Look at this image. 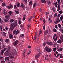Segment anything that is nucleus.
Listing matches in <instances>:
<instances>
[{
  "label": "nucleus",
  "instance_id": "nucleus-30",
  "mask_svg": "<svg viewBox=\"0 0 63 63\" xmlns=\"http://www.w3.org/2000/svg\"><path fill=\"white\" fill-rule=\"evenodd\" d=\"M8 13L10 15H13V12L11 11L8 12Z\"/></svg>",
  "mask_w": 63,
  "mask_h": 63
},
{
  "label": "nucleus",
  "instance_id": "nucleus-48",
  "mask_svg": "<svg viewBox=\"0 0 63 63\" xmlns=\"http://www.w3.org/2000/svg\"><path fill=\"white\" fill-rule=\"evenodd\" d=\"M2 26L0 25V30L1 31H3V30H2Z\"/></svg>",
  "mask_w": 63,
  "mask_h": 63
},
{
  "label": "nucleus",
  "instance_id": "nucleus-34",
  "mask_svg": "<svg viewBox=\"0 0 63 63\" xmlns=\"http://www.w3.org/2000/svg\"><path fill=\"white\" fill-rule=\"evenodd\" d=\"M63 18V15H62L60 18L61 21H62Z\"/></svg>",
  "mask_w": 63,
  "mask_h": 63
},
{
  "label": "nucleus",
  "instance_id": "nucleus-37",
  "mask_svg": "<svg viewBox=\"0 0 63 63\" xmlns=\"http://www.w3.org/2000/svg\"><path fill=\"white\" fill-rule=\"evenodd\" d=\"M47 1L48 4H50V1H49V0H46Z\"/></svg>",
  "mask_w": 63,
  "mask_h": 63
},
{
  "label": "nucleus",
  "instance_id": "nucleus-50",
  "mask_svg": "<svg viewBox=\"0 0 63 63\" xmlns=\"http://www.w3.org/2000/svg\"><path fill=\"white\" fill-rule=\"evenodd\" d=\"M37 5V4H36V3L35 2L34 3L33 7H36V6Z\"/></svg>",
  "mask_w": 63,
  "mask_h": 63
},
{
  "label": "nucleus",
  "instance_id": "nucleus-60",
  "mask_svg": "<svg viewBox=\"0 0 63 63\" xmlns=\"http://www.w3.org/2000/svg\"><path fill=\"white\" fill-rule=\"evenodd\" d=\"M3 57L1 56L0 57V60H2V59H3Z\"/></svg>",
  "mask_w": 63,
  "mask_h": 63
},
{
  "label": "nucleus",
  "instance_id": "nucleus-12",
  "mask_svg": "<svg viewBox=\"0 0 63 63\" xmlns=\"http://www.w3.org/2000/svg\"><path fill=\"white\" fill-rule=\"evenodd\" d=\"M5 42L6 43H9L10 41H9V39H6L4 40Z\"/></svg>",
  "mask_w": 63,
  "mask_h": 63
},
{
  "label": "nucleus",
  "instance_id": "nucleus-61",
  "mask_svg": "<svg viewBox=\"0 0 63 63\" xmlns=\"http://www.w3.org/2000/svg\"><path fill=\"white\" fill-rule=\"evenodd\" d=\"M26 18H25V17H23V20H25V19Z\"/></svg>",
  "mask_w": 63,
  "mask_h": 63
},
{
  "label": "nucleus",
  "instance_id": "nucleus-47",
  "mask_svg": "<svg viewBox=\"0 0 63 63\" xmlns=\"http://www.w3.org/2000/svg\"><path fill=\"white\" fill-rule=\"evenodd\" d=\"M16 5L18 7L19 6H20V3L19 2L18 3L16 4Z\"/></svg>",
  "mask_w": 63,
  "mask_h": 63
},
{
  "label": "nucleus",
  "instance_id": "nucleus-2",
  "mask_svg": "<svg viewBox=\"0 0 63 63\" xmlns=\"http://www.w3.org/2000/svg\"><path fill=\"white\" fill-rule=\"evenodd\" d=\"M58 34L55 33L54 34L53 37V39L54 41H56L57 40V37Z\"/></svg>",
  "mask_w": 63,
  "mask_h": 63
},
{
  "label": "nucleus",
  "instance_id": "nucleus-1",
  "mask_svg": "<svg viewBox=\"0 0 63 63\" xmlns=\"http://www.w3.org/2000/svg\"><path fill=\"white\" fill-rule=\"evenodd\" d=\"M17 20H16L14 21V22L10 25V26L11 31H12L14 28L17 26Z\"/></svg>",
  "mask_w": 63,
  "mask_h": 63
},
{
  "label": "nucleus",
  "instance_id": "nucleus-26",
  "mask_svg": "<svg viewBox=\"0 0 63 63\" xmlns=\"http://www.w3.org/2000/svg\"><path fill=\"white\" fill-rule=\"evenodd\" d=\"M35 49L36 50H37V51H39V52H40V49H39V48L38 47H36V48H35Z\"/></svg>",
  "mask_w": 63,
  "mask_h": 63
},
{
  "label": "nucleus",
  "instance_id": "nucleus-23",
  "mask_svg": "<svg viewBox=\"0 0 63 63\" xmlns=\"http://www.w3.org/2000/svg\"><path fill=\"white\" fill-rule=\"evenodd\" d=\"M12 53V55H13L14 56L15 55H16V54H17V52H13Z\"/></svg>",
  "mask_w": 63,
  "mask_h": 63
},
{
  "label": "nucleus",
  "instance_id": "nucleus-3",
  "mask_svg": "<svg viewBox=\"0 0 63 63\" xmlns=\"http://www.w3.org/2000/svg\"><path fill=\"white\" fill-rule=\"evenodd\" d=\"M10 16H11L10 15H6L5 16V19H8V20H9L10 19Z\"/></svg>",
  "mask_w": 63,
  "mask_h": 63
},
{
  "label": "nucleus",
  "instance_id": "nucleus-16",
  "mask_svg": "<svg viewBox=\"0 0 63 63\" xmlns=\"http://www.w3.org/2000/svg\"><path fill=\"white\" fill-rule=\"evenodd\" d=\"M31 24H28L27 27H28V30H29V29L30 28V27H31Z\"/></svg>",
  "mask_w": 63,
  "mask_h": 63
},
{
  "label": "nucleus",
  "instance_id": "nucleus-35",
  "mask_svg": "<svg viewBox=\"0 0 63 63\" xmlns=\"http://www.w3.org/2000/svg\"><path fill=\"white\" fill-rule=\"evenodd\" d=\"M19 33V31L18 30H17L16 31V35H17V34H18V33Z\"/></svg>",
  "mask_w": 63,
  "mask_h": 63
},
{
  "label": "nucleus",
  "instance_id": "nucleus-49",
  "mask_svg": "<svg viewBox=\"0 0 63 63\" xmlns=\"http://www.w3.org/2000/svg\"><path fill=\"white\" fill-rule=\"evenodd\" d=\"M18 22L19 24H21V21L20 20H18Z\"/></svg>",
  "mask_w": 63,
  "mask_h": 63
},
{
  "label": "nucleus",
  "instance_id": "nucleus-38",
  "mask_svg": "<svg viewBox=\"0 0 63 63\" xmlns=\"http://www.w3.org/2000/svg\"><path fill=\"white\" fill-rule=\"evenodd\" d=\"M57 42L59 44H61V40L60 39L58 40L57 41Z\"/></svg>",
  "mask_w": 63,
  "mask_h": 63
},
{
  "label": "nucleus",
  "instance_id": "nucleus-57",
  "mask_svg": "<svg viewBox=\"0 0 63 63\" xmlns=\"http://www.w3.org/2000/svg\"><path fill=\"white\" fill-rule=\"evenodd\" d=\"M57 16V13H56L54 15V17Z\"/></svg>",
  "mask_w": 63,
  "mask_h": 63
},
{
  "label": "nucleus",
  "instance_id": "nucleus-40",
  "mask_svg": "<svg viewBox=\"0 0 63 63\" xmlns=\"http://www.w3.org/2000/svg\"><path fill=\"white\" fill-rule=\"evenodd\" d=\"M57 1H58V4L59 5H60L61 2H60V0H56Z\"/></svg>",
  "mask_w": 63,
  "mask_h": 63
},
{
  "label": "nucleus",
  "instance_id": "nucleus-59",
  "mask_svg": "<svg viewBox=\"0 0 63 63\" xmlns=\"http://www.w3.org/2000/svg\"><path fill=\"white\" fill-rule=\"evenodd\" d=\"M55 28H56L57 29H58V27H57V25H55Z\"/></svg>",
  "mask_w": 63,
  "mask_h": 63
},
{
  "label": "nucleus",
  "instance_id": "nucleus-19",
  "mask_svg": "<svg viewBox=\"0 0 63 63\" xmlns=\"http://www.w3.org/2000/svg\"><path fill=\"white\" fill-rule=\"evenodd\" d=\"M48 22H50V23L52 22V20L51 19V18H49Z\"/></svg>",
  "mask_w": 63,
  "mask_h": 63
},
{
  "label": "nucleus",
  "instance_id": "nucleus-41",
  "mask_svg": "<svg viewBox=\"0 0 63 63\" xmlns=\"http://www.w3.org/2000/svg\"><path fill=\"white\" fill-rule=\"evenodd\" d=\"M3 20H2V19H1V18H0V23L1 24H2L3 23Z\"/></svg>",
  "mask_w": 63,
  "mask_h": 63
},
{
  "label": "nucleus",
  "instance_id": "nucleus-54",
  "mask_svg": "<svg viewBox=\"0 0 63 63\" xmlns=\"http://www.w3.org/2000/svg\"><path fill=\"white\" fill-rule=\"evenodd\" d=\"M16 30H15L13 31V35H15V34H16Z\"/></svg>",
  "mask_w": 63,
  "mask_h": 63
},
{
  "label": "nucleus",
  "instance_id": "nucleus-64",
  "mask_svg": "<svg viewBox=\"0 0 63 63\" xmlns=\"http://www.w3.org/2000/svg\"><path fill=\"white\" fill-rule=\"evenodd\" d=\"M1 63H5V61H1Z\"/></svg>",
  "mask_w": 63,
  "mask_h": 63
},
{
  "label": "nucleus",
  "instance_id": "nucleus-24",
  "mask_svg": "<svg viewBox=\"0 0 63 63\" xmlns=\"http://www.w3.org/2000/svg\"><path fill=\"white\" fill-rule=\"evenodd\" d=\"M42 30H40L39 31V36H38V38L40 37V36L39 35H41V34H42Z\"/></svg>",
  "mask_w": 63,
  "mask_h": 63
},
{
  "label": "nucleus",
  "instance_id": "nucleus-7",
  "mask_svg": "<svg viewBox=\"0 0 63 63\" xmlns=\"http://www.w3.org/2000/svg\"><path fill=\"white\" fill-rule=\"evenodd\" d=\"M59 22H60V19H59V18H57L56 21L55 22V23L57 24V23H59Z\"/></svg>",
  "mask_w": 63,
  "mask_h": 63
},
{
  "label": "nucleus",
  "instance_id": "nucleus-25",
  "mask_svg": "<svg viewBox=\"0 0 63 63\" xmlns=\"http://www.w3.org/2000/svg\"><path fill=\"white\" fill-rule=\"evenodd\" d=\"M39 57V54L36 55L35 57V59H37V58H38Z\"/></svg>",
  "mask_w": 63,
  "mask_h": 63
},
{
  "label": "nucleus",
  "instance_id": "nucleus-45",
  "mask_svg": "<svg viewBox=\"0 0 63 63\" xmlns=\"http://www.w3.org/2000/svg\"><path fill=\"white\" fill-rule=\"evenodd\" d=\"M29 5H30V6L32 5V1H30V2L29 3Z\"/></svg>",
  "mask_w": 63,
  "mask_h": 63
},
{
  "label": "nucleus",
  "instance_id": "nucleus-55",
  "mask_svg": "<svg viewBox=\"0 0 63 63\" xmlns=\"http://www.w3.org/2000/svg\"><path fill=\"white\" fill-rule=\"evenodd\" d=\"M59 13L60 14H62L63 13V11H60L59 12Z\"/></svg>",
  "mask_w": 63,
  "mask_h": 63
},
{
  "label": "nucleus",
  "instance_id": "nucleus-17",
  "mask_svg": "<svg viewBox=\"0 0 63 63\" xmlns=\"http://www.w3.org/2000/svg\"><path fill=\"white\" fill-rule=\"evenodd\" d=\"M17 44H18V41L16 40L15 41L14 43V45H17Z\"/></svg>",
  "mask_w": 63,
  "mask_h": 63
},
{
  "label": "nucleus",
  "instance_id": "nucleus-22",
  "mask_svg": "<svg viewBox=\"0 0 63 63\" xmlns=\"http://www.w3.org/2000/svg\"><path fill=\"white\" fill-rule=\"evenodd\" d=\"M57 51H62V48H60L58 49Z\"/></svg>",
  "mask_w": 63,
  "mask_h": 63
},
{
  "label": "nucleus",
  "instance_id": "nucleus-18",
  "mask_svg": "<svg viewBox=\"0 0 63 63\" xmlns=\"http://www.w3.org/2000/svg\"><path fill=\"white\" fill-rule=\"evenodd\" d=\"M13 7L12 5H10L7 6V8L9 9H10L11 8H12Z\"/></svg>",
  "mask_w": 63,
  "mask_h": 63
},
{
  "label": "nucleus",
  "instance_id": "nucleus-36",
  "mask_svg": "<svg viewBox=\"0 0 63 63\" xmlns=\"http://www.w3.org/2000/svg\"><path fill=\"white\" fill-rule=\"evenodd\" d=\"M2 35H3V36H4V37H6V33H5V32H3V33H2Z\"/></svg>",
  "mask_w": 63,
  "mask_h": 63
},
{
  "label": "nucleus",
  "instance_id": "nucleus-29",
  "mask_svg": "<svg viewBox=\"0 0 63 63\" xmlns=\"http://www.w3.org/2000/svg\"><path fill=\"white\" fill-rule=\"evenodd\" d=\"M52 50L51 48H49V49H48V52H51Z\"/></svg>",
  "mask_w": 63,
  "mask_h": 63
},
{
  "label": "nucleus",
  "instance_id": "nucleus-9",
  "mask_svg": "<svg viewBox=\"0 0 63 63\" xmlns=\"http://www.w3.org/2000/svg\"><path fill=\"white\" fill-rule=\"evenodd\" d=\"M47 44L48 45H52L53 44H54V42H48L47 43Z\"/></svg>",
  "mask_w": 63,
  "mask_h": 63
},
{
  "label": "nucleus",
  "instance_id": "nucleus-14",
  "mask_svg": "<svg viewBox=\"0 0 63 63\" xmlns=\"http://www.w3.org/2000/svg\"><path fill=\"white\" fill-rule=\"evenodd\" d=\"M60 6L59 5H58L57 6V10L58 12L59 11V10H60Z\"/></svg>",
  "mask_w": 63,
  "mask_h": 63
},
{
  "label": "nucleus",
  "instance_id": "nucleus-11",
  "mask_svg": "<svg viewBox=\"0 0 63 63\" xmlns=\"http://www.w3.org/2000/svg\"><path fill=\"white\" fill-rule=\"evenodd\" d=\"M49 48L48 47L46 46L45 47L44 49L45 50H46L47 52H48V50Z\"/></svg>",
  "mask_w": 63,
  "mask_h": 63
},
{
  "label": "nucleus",
  "instance_id": "nucleus-4",
  "mask_svg": "<svg viewBox=\"0 0 63 63\" xmlns=\"http://www.w3.org/2000/svg\"><path fill=\"white\" fill-rule=\"evenodd\" d=\"M9 54V57H10V58H13L14 57V55H12V53H10L9 54Z\"/></svg>",
  "mask_w": 63,
  "mask_h": 63
},
{
  "label": "nucleus",
  "instance_id": "nucleus-62",
  "mask_svg": "<svg viewBox=\"0 0 63 63\" xmlns=\"http://www.w3.org/2000/svg\"><path fill=\"white\" fill-rule=\"evenodd\" d=\"M54 5L55 6H57V5H58V4H57V2H56L55 3H54Z\"/></svg>",
  "mask_w": 63,
  "mask_h": 63
},
{
  "label": "nucleus",
  "instance_id": "nucleus-10",
  "mask_svg": "<svg viewBox=\"0 0 63 63\" xmlns=\"http://www.w3.org/2000/svg\"><path fill=\"white\" fill-rule=\"evenodd\" d=\"M48 30H47L44 31V35H47V33H48Z\"/></svg>",
  "mask_w": 63,
  "mask_h": 63
},
{
  "label": "nucleus",
  "instance_id": "nucleus-56",
  "mask_svg": "<svg viewBox=\"0 0 63 63\" xmlns=\"http://www.w3.org/2000/svg\"><path fill=\"white\" fill-rule=\"evenodd\" d=\"M25 52H24V53H23L22 54H23V56L24 57H25Z\"/></svg>",
  "mask_w": 63,
  "mask_h": 63
},
{
  "label": "nucleus",
  "instance_id": "nucleus-8",
  "mask_svg": "<svg viewBox=\"0 0 63 63\" xmlns=\"http://www.w3.org/2000/svg\"><path fill=\"white\" fill-rule=\"evenodd\" d=\"M7 48H5L3 50H2L1 52V55H3V53H4V52L7 49Z\"/></svg>",
  "mask_w": 63,
  "mask_h": 63
},
{
  "label": "nucleus",
  "instance_id": "nucleus-28",
  "mask_svg": "<svg viewBox=\"0 0 63 63\" xmlns=\"http://www.w3.org/2000/svg\"><path fill=\"white\" fill-rule=\"evenodd\" d=\"M32 18V16H31V17H30V18H29V19H28V21H29V22H30L31 21V19Z\"/></svg>",
  "mask_w": 63,
  "mask_h": 63
},
{
  "label": "nucleus",
  "instance_id": "nucleus-63",
  "mask_svg": "<svg viewBox=\"0 0 63 63\" xmlns=\"http://www.w3.org/2000/svg\"><path fill=\"white\" fill-rule=\"evenodd\" d=\"M24 1L26 3H27V0H24Z\"/></svg>",
  "mask_w": 63,
  "mask_h": 63
},
{
  "label": "nucleus",
  "instance_id": "nucleus-6",
  "mask_svg": "<svg viewBox=\"0 0 63 63\" xmlns=\"http://www.w3.org/2000/svg\"><path fill=\"white\" fill-rule=\"evenodd\" d=\"M7 47L8 49V52H11V47H10V46H8Z\"/></svg>",
  "mask_w": 63,
  "mask_h": 63
},
{
  "label": "nucleus",
  "instance_id": "nucleus-31",
  "mask_svg": "<svg viewBox=\"0 0 63 63\" xmlns=\"http://www.w3.org/2000/svg\"><path fill=\"white\" fill-rule=\"evenodd\" d=\"M2 7L5 6H6V3H5L3 2L2 3Z\"/></svg>",
  "mask_w": 63,
  "mask_h": 63
},
{
  "label": "nucleus",
  "instance_id": "nucleus-52",
  "mask_svg": "<svg viewBox=\"0 0 63 63\" xmlns=\"http://www.w3.org/2000/svg\"><path fill=\"white\" fill-rule=\"evenodd\" d=\"M53 50L54 52H55L56 51V48H53Z\"/></svg>",
  "mask_w": 63,
  "mask_h": 63
},
{
  "label": "nucleus",
  "instance_id": "nucleus-53",
  "mask_svg": "<svg viewBox=\"0 0 63 63\" xmlns=\"http://www.w3.org/2000/svg\"><path fill=\"white\" fill-rule=\"evenodd\" d=\"M7 19H4V21L5 22H8V21Z\"/></svg>",
  "mask_w": 63,
  "mask_h": 63
},
{
  "label": "nucleus",
  "instance_id": "nucleus-5",
  "mask_svg": "<svg viewBox=\"0 0 63 63\" xmlns=\"http://www.w3.org/2000/svg\"><path fill=\"white\" fill-rule=\"evenodd\" d=\"M9 37L10 39H13V38H14L13 35L11 34H9Z\"/></svg>",
  "mask_w": 63,
  "mask_h": 63
},
{
  "label": "nucleus",
  "instance_id": "nucleus-44",
  "mask_svg": "<svg viewBox=\"0 0 63 63\" xmlns=\"http://www.w3.org/2000/svg\"><path fill=\"white\" fill-rule=\"evenodd\" d=\"M60 39L63 41V35L61 36L60 37Z\"/></svg>",
  "mask_w": 63,
  "mask_h": 63
},
{
  "label": "nucleus",
  "instance_id": "nucleus-51",
  "mask_svg": "<svg viewBox=\"0 0 63 63\" xmlns=\"http://www.w3.org/2000/svg\"><path fill=\"white\" fill-rule=\"evenodd\" d=\"M60 57L61 58H63V56H62V54H61L60 55Z\"/></svg>",
  "mask_w": 63,
  "mask_h": 63
},
{
  "label": "nucleus",
  "instance_id": "nucleus-46",
  "mask_svg": "<svg viewBox=\"0 0 63 63\" xmlns=\"http://www.w3.org/2000/svg\"><path fill=\"white\" fill-rule=\"evenodd\" d=\"M14 12L16 13V14H19V12L18 11H16V10H15Z\"/></svg>",
  "mask_w": 63,
  "mask_h": 63
},
{
  "label": "nucleus",
  "instance_id": "nucleus-39",
  "mask_svg": "<svg viewBox=\"0 0 63 63\" xmlns=\"http://www.w3.org/2000/svg\"><path fill=\"white\" fill-rule=\"evenodd\" d=\"M52 10L54 12H55L56 11V9H55V7H53L52 8Z\"/></svg>",
  "mask_w": 63,
  "mask_h": 63
},
{
  "label": "nucleus",
  "instance_id": "nucleus-15",
  "mask_svg": "<svg viewBox=\"0 0 63 63\" xmlns=\"http://www.w3.org/2000/svg\"><path fill=\"white\" fill-rule=\"evenodd\" d=\"M9 59H10V58L9 57H7L5 58V61H6V60L9 61Z\"/></svg>",
  "mask_w": 63,
  "mask_h": 63
},
{
  "label": "nucleus",
  "instance_id": "nucleus-20",
  "mask_svg": "<svg viewBox=\"0 0 63 63\" xmlns=\"http://www.w3.org/2000/svg\"><path fill=\"white\" fill-rule=\"evenodd\" d=\"M41 1L42 3H44V4H45V3H46V1L45 0H41Z\"/></svg>",
  "mask_w": 63,
  "mask_h": 63
},
{
  "label": "nucleus",
  "instance_id": "nucleus-42",
  "mask_svg": "<svg viewBox=\"0 0 63 63\" xmlns=\"http://www.w3.org/2000/svg\"><path fill=\"white\" fill-rule=\"evenodd\" d=\"M6 46V45H4V44H3L2 45V49H4V48H5V47Z\"/></svg>",
  "mask_w": 63,
  "mask_h": 63
},
{
  "label": "nucleus",
  "instance_id": "nucleus-43",
  "mask_svg": "<svg viewBox=\"0 0 63 63\" xmlns=\"http://www.w3.org/2000/svg\"><path fill=\"white\" fill-rule=\"evenodd\" d=\"M31 53V50L30 51H29V53L27 54V55H29V54H30Z\"/></svg>",
  "mask_w": 63,
  "mask_h": 63
},
{
  "label": "nucleus",
  "instance_id": "nucleus-32",
  "mask_svg": "<svg viewBox=\"0 0 63 63\" xmlns=\"http://www.w3.org/2000/svg\"><path fill=\"white\" fill-rule=\"evenodd\" d=\"M58 27L59 28H62L61 25H60V24H58Z\"/></svg>",
  "mask_w": 63,
  "mask_h": 63
},
{
  "label": "nucleus",
  "instance_id": "nucleus-27",
  "mask_svg": "<svg viewBox=\"0 0 63 63\" xmlns=\"http://www.w3.org/2000/svg\"><path fill=\"white\" fill-rule=\"evenodd\" d=\"M21 6L22 8H25V5H24L22 3L21 4Z\"/></svg>",
  "mask_w": 63,
  "mask_h": 63
},
{
  "label": "nucleus",
  "instance_id": "nucleus-21",
  "mask_svg": "<svg viewBox=\"0 0 63 63\" xmlns=\"http://www.w3.org/2000/svg\"><path fill=\"white\" fill-rule=\"evenodd\" d=\"M9 21L10 23H12L14 21V20L13 19H12L10 20Z\"/></svg>",
  "mask_w": 63,
  "mask_h": 63
},
{
  "label": "nucleus",
  "instance_id": "nucleus-58",
  "mask_svg": "<svg viewBox=\"0 0 63 63\" xmlns=\"http://www.w3.org/2000/svg\"><path fill=\"white\" fill-rule=\"evenodd\" d=\"M7 14L8 13H7V12L5 11L4 13L3 14L4 15H7Z\"/></svg>",
  "mask_w": 63,
  "mask_h": 63
},
{
  "label": "nucleus",
  "instance_id": "nucleus-13",
  "mask_svg": "<svg viewBox=\"0 0 63 63\" xmlns=\"http://www.w3.org/2000/svg\"><path fill=\"white\" fill-rule=\"evenodd\" d=\"M59 30L63 34V27H62V28H60L59 29Z\"/></svg>",
  "mask_w": 63,
  "mask_h": 63
},
{
  "label": "nucleus",
  "instance_id": "nucleus-33",
  "mask_svg": "<svg viewBox=\"0 0 63 63\" xmlns=\"http://www.w3.org/2000/svg\"><path fill=\"white\" fill-rule=\"evenodd\" d=\"M53 31L54 32H57V30L55 28L53 29Z\"/></svg>",
  "mask_w": 63,
  "mask_h": 63
}]
</instances>
